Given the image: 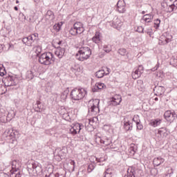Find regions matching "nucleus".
Wrapping results in <instances>:
<instances>
[{
    "mask_svg": "<svg viewBox=\"0 0 177 177\" xmlns=\"http://www.w3.org/2000/svg\"><path fill=\"white\" fill-rule=\"evenodd\" d=\"M105 68H106V71H107L106 73H105V75H109L110 74L111 71V69H110V68H108V67H106Z\"/></svg>",
    "mask_w": 177,
    "mask_h": 177,
    "instance_id": "e2e57ef3",
    "label": "nucleus"
},
{
    "mask_svg": "<svg viewBox=\"0 0 177 177\" xmlns=\"http://www.w3.org/2000/svg\"><path fill=\"white\" fill-rule=\"evenodd\" d=\"M118 53H119V55H120L121 56H125V55H127V49L120 48L118 50Z\"/></svg>",
    "mask_w": 177,
    "mask_h": 177,
    "instance_id": "a19ab883",
    "label": "nucleus"
},
{
    "mask_svg": "<svg viewBox=\"0 0 177 177\" xmlns=\"http://www.w3.org/2000/svg\"><path fill=\"white\" fill-rule=\"evenodd\" d=\"M132 121L136 122V128L138 129V131H142V129H143V124H142V122H140V118L138 115H135L132 119Z\"/></svg>",
    "mask_w": 177,
    "mask_h": 177,
    "instance_id": "f8f14e48",
    "label": "nucleus"
},
{
    "mask_svg": "<svg viewBox=\"0 0 177 177\" xmlns=\"http://www.w3.org/2000/svg\"><path fill=\"white\" fill-rule=\"evenodd\" d=\"M88 103V114H91V115H96V114L100 112V109H99L100 100L99 99L90 100Z\"/></svg>",
    "mask_w": 177,
    "mask_h": 177,
    "instance_id": "20e7f679",
    "label": "nucleus"
},
{
    "mask_svg": "<svg viewBox=\"0 0 177 177\" xmlns=\"http://www.w3.org/2000/svg\"><path fill=\"white\" fill-rule=\"evenodd\" d=\"M164 117L168 122H174L177 115L174 111H166Z\"/></svg>",
    "mask_w": 177,
    "mask_h": 177,
    "instance_id": "6e6552de",
    "label": "nucleus"
},
{
    "mask_svg": "<svg viewBox=\"0 0 177 177\" xmlns=\"http://www.w3.org/2000/svg\"><path fill=\"white\" fill-rule=\"evenodd\" d=\"M10 177H21L20 171L18 170H10Z\"/></svg>",
    "mask_w": 177,
    "mask_h": 177,
    "instance_id": "5701e85b",
    "label": "nucleus"
},
{
    "mask_svg": "<svg viewBox=\"0 0 177 177\" xmlns=\"http://www.w3.org/2000/svg\"><path fill=\"white\" fill-rule=\"evenodd\" d=\"M171 5L176 8V10L177 9V0H174L173 3Z\"/></svg>",
    "mask_w": 177,
    "mask_h": 177,
    "instance_id": "680f3d73",
    "label": "nucleus"
},
{
    "mask_svg": "<svg viewBox=\"0 0 177 177\" xmlns=\"http://www.w3.org/2000/svg\"><path fill=\"white\" fill-rule=\"evenodd\" d=\"M91 55L92 51L89 47H81L75 56L77 60H80V62H84V60H88V58L91 57Z\"/></svg>",
    "mask_w": 177,
    "mask_h": 177,
    "instance_id": "f03ea898",
    "label": "nucleus"
},
{
    "mask_svg": "<svg viewBox=\"0 0 177 177\" xmlns=\"http://www.w3.org/2000/svg\"><path fill=\"white\" fill-rule=\"evenodd\" d=\"M22 42L27 46H31L32 44L31 43V40H30V37H24L22 39Z\"/></svg>",
    "mask_w": 177,
    "mask_h": 177,
    "instance_id": "c756f323",
    "label": "nucleus"
},
{
    "mask_svg": "<svg viewBox=\"0 0 177 177\" xmlns=\"http://www.w3.org/2000/svg\"><path fill=\"white\" fill-rule=\"evenodd\" d=\"M28 37L31 44H32V42H34L35 39H39V37H38V33L32 34L31 35L28 36Z\"/></svg>",
    "mask_w": 177,
    "mask_h": 177,
    "instance_id": "2f4dec72",
    "label": "nucleus"
},
{
    "mask_svg": "<svg viewBox=\"0 0 177 177\" xmlns=\"http://www.w3.org/2000/svg\"><path fill=\"white\" fill-rule=\"evenodd\" d=\"M160 124H161V120L156 119V120H151L149 125H151V127H153L154 128H156V127H158Z\"/></svg>",
    "mask_w": 177,
    "mask_h": 177,
    "instance_id": "4be33fe9",
    "label": "nucleus"
},
{
    "mask_svg": "<svg viewBox=\"0 0 177 177\" xmlns=\"http://www.w3.org/2000/svg\"><path fill=\"white\" fill-rule=\"evenodd\" d=\"M20 162L17 160H13L12 162V171H20Z\"/></svg>",
    "mask_w": 177,
    "mask_h": 177,
    "instance_id": "6ab92c4d",
    "label": "nucleus"
},
{
    "mask_svg": "<svg viewBox=\"0 0 177 177\" xmlns=\"http://www.w3.org/2000/svg\"><path fill=\"white\" fill-rule=\"evenodd\" d=\"M135 169H128L127 175H125L124 177H135Z\"/></svg>",
    "mask_w": 177,
    "mask_h": 177,
    "instance_id": "7c9ffc66",
    "label": "nucleus"
},
{
    "mask_svg": "<svg viewBox=\"0 0 177 177\" xmlns=\"http://www.w3.org/2000/svg\"><path fill=\"white\" fill-rule=\"evenodd\" d=\"M27 169L30 175H33V176H38L41 171H42V169L37 162L29 163L27 166Z\"/></svg>",
    "mask_w": 177,
    "mask_h": 177,
    "instance_id": "39448f33",
    "label": "nucleus"
},
{
    "mask_svg": "<svg viewBox=\"0 0 177 177\" xmlns=\"http://www.w3.org/2000/svg\"><path fill=\"white\" fill-rule=\"evenodd\" d=\"M113 175V170L111 169H106L104 173L103 177H111Z\"/></svg>",
    "mask_w": 177,
    "mask_h": 177,
    "instance_id": "72a5a7b5",
    "label": "nucleus"
},
{
    "mask_svg": "<svg viewBox=\"0 0 177 177\" xmlns=\"http://www.w3.org/2000/svg\"><path fill=\"white\" fill-rule=\"evenodd\" d=\"M174 175V169L172 168H169L167 170V172L165 174V177H172V176Z\"/></svg>",
    "mask_w": 177,
    "mask_h": 177,
    "instance_id": "f704fd0d",
    "label": "nucleus"
},
{
    "mask_svg": "<svg viewBox=\"0 0 177 177\" xmlns=\"http://www.w3.org/2000/svg\"><path fill=\"white\" fill-rule=\"evenodd\" d=\"M133 80H138L140 75H142V73L139 71L138 69H136L134 72L131 73Z\"/></svg>",
    "mask_w": 177,
    "mask_h": 177,
    "instance_id": "a878e982",
    "label": "nucleus"
},
{
    "mask_svg": "<svg viewBox=\"0 0 177 177\" xmlns=\"http://www.w3.org/2000/svg\"><path fill=\"white\" fill-rule=\"evenodd\" d=\"M170 64L171 66H173V67H177V56L176 57H171L170 59Z\"/></svg>",
    "mask_w": 177,
    "mask_h": 177,
    "instance_id": "4c0bfd02",
    "label": "nucleus"
},
{
    "mask_svg": "<svg viewBox=\"0 0 177 177\" xmlns=\"http://www.w3.org/2000/svg\"><path fill=\"white\" fill-rule=\"evenodd\" d=\"M97 162H103V161H106V158H95Z\"/></svg>",
    "mask_w": 177,
    "mask_h": 177,
    "instance_id": "3c124183",
    "label": "nucleus"
},
{
    "mask_svg": "<svg viewBox=\"0 0 177 177\" xmlns=\"http://www.w3.org/2000/svg\"><path fill=\"white\" fill-rule=\"evenodd\" d=\"M73 27L77 30L79 31V32H81L82 34V32H84V31H85V29L84 28V26L82 25V24L81 22H76L74 24Z\"/></svg>",
    "mask_w": 177,
    "mask_h": 177,
    "instance_id": "a211bd4d",
    "label": "nucleus"
},
{
    "mask_svg": "<svg viewBox=\"0 0 177 177\" xmlns=\"http://www.w3.org/2000/svg\"><path fill=\"white\" fill-rule=\"evenodd\" d=\"M97 140L100 141L102 146H109L111 143V140L109 138H102L99 137Z\"/></svg>",
    "mask_w": 177,
    "mask_h": 177,
    "instance_id": "f3484780",
    "label": "nucleus"
},
{
    "mask_svg": "<svg viewBox=\"0 0 177 177\" xmlns=\"http://www.w3.org/2000/svg\"><path fill=\"white\" fill-rule=\"evenodd\" d=\"M93 169H95V165H93V164L88 165L87 168L88 172H92Z\"/></svg>",
    "mask_w": 177,
    "mask_h": 177,
    "instance_id": "a18cd8bd",
    "label": "nucleus"
},
{
    "mask_svg": "<svg viewBox=\"0 0 177 177\" xmlns=\"http://www.w3.org/2000/svg\"><path fill=\"white\" fill-rule=\"evenodd\" d=\"M0 177H10V176L6 173H1L0 174Z\"/></svg>",
    "mask_w": 177,
    "mask_h": 177,
    "instance_id": "4d7b16f0",
    "label": "nucleus"
},
{
    "mask_svg": "<svg viewBox=\"0 0 177 177\" xmlns=\"http://www.w3.org/2000/svg\"><path fill=\"white\" fill-rule=\"evenodd\" d=\"M132 128H133V126L131 122L129 121L124 122V129L125 131H132Z\"/></svg>",
    "mask_w": 177,
    "mask_h": 177,
    "instance_id": "412c9836",
    "label": "nucleus"
},
{
    "mask_svg": "<svg viewBox=\"0 0 177 177\" xmlns=\"http://www.w3.org/2000/svg\"><path fill=\"white\" fill-rule=\"evenodd\" d=\"M137 86H138V89H143V80H138L137 81Z\"/></svg>",
    "mask_w": 177,
    "mask_h": 177,
    "instance_id": "37998d69",
    "label": "nucleus"
},
{
    "mask_svg": "<svg viewBox=\"0 0 177 177\" xmlns=\"http://www.w3.org/2000/svg\"><path fill=\"white\" fill-rule=\"evenodd\" d=\"M55 60V55L50 52L44 53L39 56L38 62L44 66H50Z\"/></svg>",
    "mask_w": 177,
    "mask_h": 177,
    "instance_id": "f257e3e1",
    "label": "nucleus"
},
{
    "mask_svg": "<svg viewBox=\"0 0 177 177\" xmlns=\"http://www.w3.org/2000/svg\"><path fill=\"white\" fill-rule=\"evenodd\" d=\"M12 132V129H7L5 131L6 135H7L8 137H9V134Z\"/></svg>",
    "mask_w": 177,
    "mask_h": 177,
    "instance_id": "0e129e2a",
    "label": "nucleus"
},
{
    "mask_svg": "<svg viewBox=\"0 0 177 177\" xmlns=\"http://www.w3.org/2000/svg\"><path fill=\"white\" fill-rule=\"evenodd\" d=\"M35 111H37V113H41V111H42V107L41 106L40 101H37L35 105Z\"/></svg>",
    "mask_w": 177,
    "mask_h": 177,
    "instance_id": "bb28decb",
    "label": "nucleus"
},
{
    "mask_svg": "<svg viewBox=\"0 0 177 177\" xmlns=\"http://www.w3.org/2000/svg\"><path fill=\"white\" fill-rule=\"evenodd\" d=\"M3 82V80H2V77H0V89L2 88V84Z\"/></svg>",
    "mask_w": 177,
    "mask_h": 177,
    "instance_id": "338daca9",
    "label": "nucleus"
},
{
    "mask_svg": "<svg viewBox=\"0 0 177 177\" xmlns=\"http://www.w3.org/2000/svg\"><path fill=\"white\" fill-rule=\"evenodd\" d=\"M82 128H84V124L75 123L73 124V126L70 129L69 133L75 136V135H77V133H80V132H81V129H82Z\"/></svg>",
    "mask_w": 177,
    "mask_h": 177,
    "instance_id": "0eeeda50",
    "label": "nucleus"
},
{
    "mask_svg": "<svg viewBox=\"0 0 177 177\" xmlns=\"http://www.w3.org/2000/svg\"><path fill=\"white\" fill-rule=\"evenodd\" d=\"M165 161V158H162L161 156H159L158 158H155L153 161V164L155 167H158L161 165Z\"/></svg>",
    "mask_w": 177,
    "mask_h": 177,
    "instance_id": "2eb2a0df",
    "label": "nucleus"
},
{
    "mask_svg": "<svg viewBox=\"0 0 177 177\" xmlns=\"http://www.w3.org/2000/svg\"><path fill=\"white\" fill-rule=\"evenodd\" d=\"M121 26H122V24L121 23V21L119 19H115L111 24V26L113 27V28L116 29L120 28Z\"/></svg>",
    "mask_w": 177,
    "mask_h": 177,
    "instance_id": "aec40b11",
    "label": "nucleus"
},
{
    "mask_svg": "<svg viewBox=\"0 0 177 177\" xmlns=\"http://www.w3.org/2000/svg\"><path fill=\"white\" fill-rule=\"evenodd\" d=\"M145 32H147V34L149 35V37H151V35H153L151 29H147V30H145Z\"/></svg>",
    "mask_w": 177,
    "mask_h": 177,
    "instance_id": "864d4df0",
    "label": "nucleus"
},
{
    "mask_svg": "<svg viewBox=\"0 0 177 177\" xmlns=\"http://www.w3.org/2000/svg\"><path fill=\"white\" fill-rule=\"evenodd\" d=\"M168 1L167 0H163V1L161 3L162 10L165 12V10L167 9V8H168Z\"/></svg>",
    "mask_w": 177,
    "mask_h": 177,
    "instance_id": "58836bf2",
    "label": "nucleus"
},
{
    "mask_svg": "<svg viewBox=\"0 0 177 177\" xmlns=\"http://www.w3.org/2000/svg\"><path fill=\"white\" fill-rule=\"evenodd\" d=\"M130 153H131V154H135V150L133 148H130Z\"/></svg>",
    "mask_w": 177,
    "mask_h": 177,
    "instance_id": "774afa93",
    "label": "nucleus"
},
{
    "mask_svg": "<svg viewBox=\"0 0 177 177\" xmlns=\"http://www.w3.org/2000/svg\"><path fill=\"white\" fill-rule=\"evenodd\" d=\"M156 135H160V138H167L168 136V132L167 131V128H160Z\"/></svg>",
    "mask_w": 177,
    "mask_h": 177,
    "instance_id": "dca6fc26",
    "label": "nucleus"
},
{
    "mask_svg": "<svg viewBox=\"0 0 177 177\" xmlns=\"http://www.w3.org/2000/svg\"><path fill=\"white\" fill-rule=\"evenodd\" d=\"M64 176H65L64 174H60V173H56V174H55V177H64Z\"/></svg>",
    "mask_w": 177,
    "mask_h": 177,
    "instance_id": "bf43d9fd",
    "label": "nucleus"
},
{
    "mask_svg": "<svg viewBox=\"0 0 177 177\" xmlns=\"http://www.w3.org/2000/svg\"><path fill=\"white\" fill-rule=\"evenodd\" d=\"M35 49V52L36 53V56L37 57H39V56H41V53L42 52V47H41V46H37L34 48Z\"/></svg>",
    "mask_w": 177,
    "mask_h": 177,
    "instance_id": "cd10ccee",
    "label": "nucleus"
},
{
    "mask_svg": "<svg viewBox=\"0 0 177 177\" xmlns=\"http://www.w3.org/2000/svg\"><path fill=\"white\" fill-rule=\"evenodd\" d=\"M153 20V15L151 14H147L142 17L141 19L142 23H151Z\"/></svg>",
    "mask_w": 177,
    "mask_h": 177,
    "instance_id": "ddd939ff",
    "label": "nucleus"
},
{
    "mask_svg": "<svg viewBox=\"0 0 177 177\" xmlns=\"http://www.w3.org/2000/svg\"><path fill=\"white\" fill-rule=\"evenodd\" d=\"M68 89H66L62 94H61V98L62 100H66L67 99V96H68Z\"/></svg>",
    "mask_w": 177,
    "mask_h": 177,
    "instance_id": "e433bc0d",
    "label": "nucleus"
},
{
    "mask_svg": "<svg viewBox=\"0 0 177 177\" xmlns=\"http://www.w3.org/2000/svg\"><path fill=\"white\" fill-rule=\"evenodd\" d=\"M95 77H97V78H103L104 75H106V72H104V69H102V70L97 71L95 73Z\"/></svg>",
    "mask_w": 177,
    "mask_h": 177,
    "instance_id": "b1692460",
    "label": "nucleus"
},
{
    "mask_svg": "<svg viewBox=\"0 0 177 177\" xmlns=\"http://www.w3.org/2000/svg\"><path fill=\"white\" fill-rule=\"evenodd\" d=\"M160 24H161V20L159 19L154 21V27L156 30L160 28Z\"/></svg>",
    "mask_w": 177,
    "mask_h": 177,
    "instance_id": "79ce46f5",
    "label": "nucleus"
},
{
    "mask_svg": "<svg viewBox=\"0 0 177 177\" xmlns=\"http://www.w3.org/2000/svg\"><path fill=\"white\" fill-rule=\"evenodd\" d=\"M125 1L124 0H119L117 3V10L119 13H125Z\"/></svg>",
    "mask_w": 177,
    "mask_h": 177,
    "instance_id": "1a4fd4ad",
    "label": "nucleus"
},
{
    "mask_svg": "<svg viewBox=\"0 0 177 177\" xmlns=\"http://www.w3.org/2000/svg\"><path fill=\"white\" fill-rule=\"evenodd\" d=\"M97 91H100L99 88H97V84L95 85V86H93L92 88V92H97Z\"/></svg>",
    "mask_w": 177,
    "mask_h": 177,
    "instance_id": "13d9d810",
    "label": "nucleus"
},
{
    "mask_svg": "<svg viewBox=\"0 0 177 177\" xmlns=\"http://www.w3.org/2000/svg\"><path fill=\"white\" fill-rule=\"evenodd\" d=\"M46 17L48 19H50L51 20H53L55 17V15H53V12H52L51 10L47 11Z\"/></svg>",
    "mask_w": 177,
    "mask_h": 177,
    "instance_id": "ea45409f",
    "label": "nucleus"
},
{
    "mask_svg": "<svg viewBox=\"0 0 177 177\" xmlns=\"http://www.w3.org/2000/svg\"><path fill=\"white\" fill-rule=\"evenodd\" d=\"M17 84H19V79L16 76H8L4 82L5 86H16Z\"/></svg>",
    "mask_w": 177,
    "mask_h": 177,
    "instance_id": "423d86ee",
    "label": "nucleus"
},
{
    "mask_svg": "<svg viewBox=\"0 0 177 177\" xmlns=\"http://www.w3.org/2000/svg\"><path fill=\"white\" fill-rule=\"evenodd\" d=\"M158 67H160V64H157L154 68H151V71H156V70H158Z\"/></svg>",
    "mask_w": 177,
    "mask_h": 177,
    "instance_id": "6e6d98bb",
    "label": "nucleus"
},
{
    "mask_svg": "<svg viewBox=\"0 0 177 177\" xmlns=\"http://www.w3.org/2000/svg\"><path fill=\"white\" fill-rule=\"evenodd\" d=\"M156 96H162L165 92V87L161 86H156L153 88Z\"/></svg>",
    "mask_w": 177,
    "mask_h": 177,
    "instance_id": "9b49d317",
    "label": "nucleus"
},
{
    "mask_svg": "<svg viewBox=\"0 0 177 177\" xmlns=\"http://www.w3.org/2000/svg\"><path fill=\"white\" fill-rule=\"evenodd\" d=\"M150 171L152 176H156V175L158 174V170H157L156 168L151 169Z\"/></svg>",
    "mask_w": 177,
    "mask_h": 177,
    "instance_id": "c03bdc74",
    "label": "nucleus"
},
{
    "mask_svg": "<svg viewBox=\"0 0 177 177\" xmlns=\"http://www.w3.org/2000/svg\"><path fill=\"white\" fill-rule=\"evenodd\" d=\"M122 100L120 96H115L108 102L109 106H118L121 103Z\"/></svg>",
    "mask_w": 177,
    "mask_h": 177,
    "instance_id": "9d476101",
    "label": "nucleus"
},
{
    "mask_svg": "<svg viewBox=\"0 0 177 177\" xmlns=\"http://www.w3.org/2000/svg\"><path fill=\"white\" fill-rule=\"evenodd\" d=\"M137 70H138V71L141 73L143 74V71L145 70V68L143 67V66L142 65H139Z\"/></svg>",
    "mask_w": 177,
    "mask_h": 177,
    "instance_id": "09e8293b",
    "label": "nucleus"
},
{
    "mask_svg": "<svg viewBox=\"0 0 177 177\" xmlns=\"http://www.w3.org/2000/svg\"><path fill=\"white\" fill-rule=\"evenodd\" d=\"M163 37H165L166 44L171 42V39H172V35H171L168 33H164Z\"/></svg>",
    "mask_w": 177,
    "mask_h": 177,
    "instance_id": "c9c22d12",
    "label": "nucleus"
},
{
    "mask_svg": "<svg viewBox=\"0 0 177 177\" xmlns=\"http://www.w3.org/2000/svg\"><path fill=\"white\" fill-rule=\"evenodd\" d=\"M137 32H142V34H144L145 33V28H143V27H142V26H139L137 28Z\"/></svg>",
    "mask_w": 177,
    "mask_h": 177,
    "instance_id": "8fccbe9b",
    "label": "nucleus"
},
{
    "mask_svg": "<svg viewBox=\"0 0 177 177\" xmlns=\"http://www.w3.org/2000/svg\"><path fill=\"white\" fill-rule=\"evenodd\" d=\"M103 50L106 52V53H109V52H111V49H107V46H104Z\"/></svg>",
    "mask_w": 177,
    "mask_h": 177,
    "instance_id": "5fc2aeb1",
    "label": "nucleus"
},
{
    "mask_svg": "<svg viewBox=\"0 0 177 177\" xmlns=\"http://www.w3.org/2000/svg\"><path fill=\"white\" fill-rule=\"evenodd\" d=\"M28 78H29V80H32V78H34V74L32 73V71H28Z\"/></svg>",
    "mask_w": 177,
    "mask_h": 177,
    "instance_id": "de8ad7c7",
    "label": "nucleus"
},
{
    "mask_svg": "<svg viewBox=\"0 0 177 177\" xmlns=\"http://www.w3.org/2000/svg\"><path fill=\"white\" fill-rule=\"evenodd\" d=\"M66 52V49L64 48H62L60 46L57 47V50L55 51V55L59 57V59H62L63 56H64V53Z\"/></svg>",
    "mask_w": 177,
    "mask_h": 177,
    "instance_id": "4468645a",
    "label": "nucleus"
},
{
    "mask_svg": "<svg viewBox=\"0 0 177 177\" xmlns=\"http://www.w3.org/2000/svg\"><path fill=\"white\" fill-rule=\"evenodd\" d=\"M93 42L95 44H100V32H96L95 36L93 37Z\"/></svg>",
    "mask_w": 177,
    "mask_h": 177,
    "instance_id": "393cba45",
    "label": "nucleus"
},
{
    "mask_svg": "<svg viewBox=\"0 0 177 177\" xmlns=\"http://www.w3.org/2000/svg\"><path fill=\"white\" fill-rule=\"evenodd\" d=\"M85 95H86V90L85 88H75L70 94L72 100H81L84 99Z\"/></svg>",
    "mask_w": 177,
    "mask_h": 177,
    "instance_id": "7ed1b4c3",
    "label": "nucleus"
},
{
    "mask_svg": "<svg viewBox=\"0 0 177 177\" xmlns=\"http://www.w3.org/2000/svg\"><path fill=\"white\" fill-rule=\"evenodd\" d=\"M174 10H176L175 7L172 4H168V6L165 9V11L167 13H171V12H174Z\"/></svg>",
    "mask_w": 177,
    "mask_h": 177,
    "instance_id": "473e14b6",
    "label": "nucleus"
},
{
    "mask_svg": "<svg viewBox=\"0 0 177 177\" xmlns=\"http://www.w3.org/2000/svg\"><path fill=\"white\" fill-rule=\"evenodd\" d=\"M14 138H19V131L14 130Z\"/></svg>",
    "mask_w": 177,
    "mask_h": 177,
    "instance_id": "052dcab7",
    "label": "nucleus"
},
{
    "mask_svg": "<svg viewBox=\"0 0 177 177\" xmlns=\"http://www.w3.org/2000/svg\"><path fill=\"white\" fill-rule=\"evenodd\" d=\"M95 85H97V87L98 88V89L100 91V89H103V88H104V86H106L104 85V84L103 83H97L95 84Z\"/></svg>",
    "mask_w": 177,
    "mask_h": 177,
    "instance_id": "49530a36",
    "label": "nucleus"
},
{
    "mask_svg": "<svg viewBox=\"0 0 177 177\" xmlns=\"http://www.w3.org/2000/svg\"><path fill=\"white\" fill-rule=\"evenodd\" d=\"M70 35H78V34H82L80 30H77L74 26L71 28L69 30Z\"/></svg>",
    "mask_w": 177,
    "mask_h": 177,
    "instance_id": "c85d7f7f",
    "label": "nucleus"
},
{
    "mask_svg": "<svg viewBox=\"0 0 177 177\" xmlns=\"http://www.w3.org/2000/svg\"><path fill=\"white\" fill-rule=\"evenodd\" d=\"M10 139H14L15 138V133L14 130L12 129L10 133L9 134Z\"/></svg>",
    "mask_w": 177,
    "mask_h": 177,
    "instance_id": "603ef678",
    "label": "nucleus"
},
{
    "mask_svg": "<svg viewBox=\"0 0 177 177\" xmlns=\"http://www.w3.org/2000/svg\"><path fill=\"white\" fill-rule=\"evenodd\" d=\"M5 75V73L2 72V69L0 70V78H2Z\"/></svg>",
    "mask_w": 177,
    "mask_h": 177,
    "instance_id": "69168bd1",
    "label": "nucleus"
}]
</instances>
